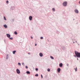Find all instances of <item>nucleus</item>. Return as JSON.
<instances>
[{"mask_svg": "<svg viewBox=\"0 0 80 80\" xmlns=\"http://www.w3.org/2000/svg\"><path fill=\"white\" fill-rule=\"evenodd\" d=\"M75 54L78 57H80V53L77 51H75Z\"/></svg>", "mask_w": 80, "mask_h": 80, "instance_id": "nucleus-1", "label": "nucleus"}, {"mask_svg": "<svg viewBox=\"0 0 80 80\" xmlns=\"http://www.w3.org/2000/svg\"><path fill=\"white\" fill-rule=\"evenodd\" d=\"M63 5L64 6H66L67 5V2H65L63 3Z\"/></svg>", "mask_w": 80, "mask_h": 80, "instance_id": "nucleus-2", "label": "nucleus"}, {"mask_svg": "<svg viewBox=\"0 0 80 80\" xmlns=\"http://www.w3.org/2000/svg\"><path fill=\"white\" fill-rule=\"evenodd\" d=\"M7 37H8V38H10V37H11L10 35L9 34H8V33H7Z\"/></svg>", "mask_w": 80, "mask_h": 80, "instance_id": "nucleus-3", "label": "nucleus"}, {"mask_svg": "<svg viewBox=\"0 0 80 80\" xmlns=\"http://www.w3.org/2000/svg\"><path fill=\"white\" fill-rule=\"evenodd\" d=\"M32 16H30L29 17V19L30 20H32Z\"/></svg>", "mask_w": 80, "mask_h": 80, "instance_id": "nucleus-4", "label": "nucleus"}, {"mask_svg": "<svg viewBox=\"0 0 80 80\" xmlns=\"http://www.w3.org/2000/svg\"><path fill=\"white\" fill-rule=\"evenodd\" d=\"M17 72L18 73H20V71L18 69H17Z\"/></svg>", "mask_w": 80, "mask_h": 80, "instance_id": "nucleus-5", "label": "nucleus"}, {"mask_svg": "<svg viewBox=\"0 0 80 80\" xmlns=\"http://www.w3.org/2000/svg\"><path fill=\"white\" fill-rule=\"evenodd\" d=\"M74 12L77 13H78V10H75Z\"/></svg>", "mask_w": 80, "mask_h": 80, "instance_id": "nucleus-6", "label": "nucleus"}, {"mask_svg": "<svg viewBox=\"0 0 80 80\" xmlns=\"http://www.w3.org/2000/svg\"><path fill=\"white\" fill-rule=\"evenodd\" d=\"M60 70H61V69L60 68H58V72H60Z\"/></svg>", "mask_w": 80, "mask_h": 80, "instance_id": "nucleus-7", "label": "nucleus"}, {"mask_svg": "<svg viewBox=\"0 0 80 80\" xmlns=\"http://www.w3.org/2000/svg\"><path fill=\"white\" fill-rule=\"evenodd\" d=\"M39 55L41 57H42V55H43V54L42 53H39Z\"/></svg>", "mask_w": 80, "mask_h": 80, "instance_id": "nucleus-8", "label": "nucleus"}, {"mask_svg": "<svg viewBox=\"0 0 80 80\" xmlns=\"http://www.w3.org/2000/svg\"><path fill=\"white\" fill-rule=\"evenodd\" d=\"M62 65H63L62 63H60L59 64L60 67H62Z\"/></svg>", "mask_w": 80, "mask_h": 80, "instance_id": "nucleus-9", "label": "nucleus"}, {"mask_svg": "<svg viewBox=\"0 0 80 80\" xmlns=\"http://www.w3.org/2000/svg\"><path fill=\"white\" fill-rule=\"evenodd\" d=\"M15 52H16V50H14V51H13L12 52V53L14 54L15 53Z\"/></svg>", "mask_w": 80, "mask_h": 80, "instance_id": "nucleus-10", "label": "nucleus"}, {"mask_svg": "<svg viewBox=\"0 0 80 80\" xmlns=\"http://www.w3.org/2000/svg\"><path fill=\"white\" fill-rule=\"evenodd\" d=\"M4 27H5V28H7V26L6 25H4Z\"/></svg>", "mask_w": 80, "mask_h": 80, "instance_id": "nucleus-11", "label": "nucleus"}, {"mask_svg": "<svg viewBox=\"0 0 80 80\" xmlns=\"http://www.w3.org/2000/svg\"><path fill=\"white\" fill-rule=\"evenodd\" d=\"M27 73L30 74V72L29 71H27Z\"/></svg>", "mask_w": 80, "mask_h": 80, "instance_id": "nucleus-12", "label": "nucleus"}, {"mask_svg": "<svg viewBox=\"0 0 80 80\" xmlns=\"http://www.w3.org/2000/svg\"><path fill=\"white\" fill-rule=\"evenodd\" d=\"M14 33L15 34H16V35H17V32L16 31L14 32Z\"/></svg>", "mask_w": 80, "mask_h": 80, "instance_id": "nucleus-13", "label": "nucleus"}, {"mask_svg": "<svg viewBox=\"0 0 80 80\" xmlns=\"http://www.w3.org/2000/svg\"><path fill=\"white\" fill-rule=\"evenodd\" d=\"M50 57L51 58H52V59H54V58L53 57H52V56H51Z\"/></svg>", "mask_w": 80, "mask_h": 80, "instance_id": "nucleus-14", "label": "nucleus"}, {"mask_svg": "<svg viewBox=\"0 0 80 80\" xmlns=\"http://www.w3.org/2000/svg\"><path fill=\"white\" fill-rule=\"evenodd\" d=\"M4 20H6V19L5 17H4Z\"/></svg>", "mask_w": 80, "mask_h": 80, "instance_id": "nucleus-15", "label": "nucleus"}, {"mask_svg": "<svg viewBox=\"0 0 80 80\" xmlns=\"http://www.w3.org/2000/svg\"><path fill=\"white\" fill-rule=\"evenodd\" d=\"M18 65H21V64L19 62L18 63Z\"/></svg>", "mask_w": 80, "mask_h": 80, "instance_id": "nucleus-16", "label": "nucleus"}, {"mask_svg": "<svg viewBox=\"0 0 80 80\" xmlns=\"http://www.w3.org/2000/svg\"><path fill=\"white\" fill-rule=\"evenodd\" d=\"M9 39L12 40L13 39V37H11V38H9Z\"/></svg>", "mask_w": 80, "mask_h": 80, "instance_id": "nucleus-17", "label": "nucleus"}, {"mask_svg": "<svg viewBox=\"0 0 80 80\" xmlns=\"http://www.w3.org/2000/svg\"><path fill=\"white\" fill-rule=\"evenodd\" d=\"M50 68H48V71H50Z\"/></svg>", "mask_w": 80, "mask_h": 80, "instance_id": "nucleus-18", "label": "nucleus"}, {"mask_svg": "<svg viewBox=\"0 0 80 80\" xmlns=\"http://www.w3.org/2000/svg\"><path fill=\"white\" fill-rule=\"evenodd\" d=\"M35 76H36V77H38V74H35Z\"/></svg>", "mask_w": 80, "mask_h": 80, "instance_id": "nucleus-19", "label": "nucleus"}, {"mask_svg": "<svg viewBox=\"0 0 80 80\" xmlns=\"http://www.w3.org/2000/svg\"><path fill=\"white\" fill-rule=\"evenodd\" d=\"M75 70V71H77V67H76V68H74Z\"/></svg>", "mask_w": 80, "mask_h": 80, "instance_id": "nucleus-20", "label": "nucleus"}, {"mask_svg": "<svg viewBox=\"0 0 80 80\" xmlns=\"http://www.w3.org/2000/svg\"><path fill=\"white\" fill-rule=\"evenodd\" d=\"M52 10L53 11H55V8H53L52 9Z\"/></svg>", "mask_w": 80, "mask_h": 80, "instance_id": "nucleus-21", "label": "nucleus"}, {"mask_svg": "<svg viewBox=\"0 0 80 80\" xmlns=\"http://www.w3.org/2000/svg\"><path fill=\"white\" fill-rule=\"evenodd\" d=\"M6 3H8V0H7V1H6Z\"/></svg>", "mask_w": 80, "mask_h": 80, "instance_id": "nucleus-22", "label": "nucleus"}, {"mask_svg": "<svg viewBox=\"0 0 80 80\" xmlns=\"http://www.w3.org/2000/svg\"><path fill=\"white\" fill-rule=\"evenodd\" d=\"M36 70H37V71L38 70V68H36Z\"/></svg>", "mask_w": 80, "mask_h": 80, "instance_id": "nucleus-23", "label": "nucleus"}, {"mask_svg": "<svg viewBox=\"0 0 80 80\" xmlns=\"http://www.w3.org/2000/svg\"><path fill=\"white\" fill-rule=\"evenodd\" d=\"M43 37H41V39H43Z\"/></svg>", "mask_w": 80, "mask_h": 80, "instance_id": "nucleus-24", "label": "nucleus"}, {"mask_svg": "<svg viewBox=\"0 0 80 80\" xmlns=\"http://www.w3.org/2000/svg\"><path fill=\"white\" fill-rule=\"evenodd\" d=\"M41 76L42 78H43V76H42V75H41Z\"/></svg>", "mask_w": 80, "mask_h": 80, "instance_id": "nucleus-25", "label": "nucleus"}, {"mask_svg": "<svg viewBox=\"0 0 80 80\" xmlns=\"http://www.w3.org/2000/svg\"><path fill=\"white\" fill-rule=\"evenodd\" d=\"M26 68H28V67H27V66H26Z\"/></svg>", "mask_w": 80, "mask_h": 80, "instance_id": "nucleus-26", "label": "nucleus"}, {"mask_svg": "<svg viewBox=\"0 0 80 80\" xmlns=\"http://www.w3.org/2000/svg\"><path fill=\"white\" fill-rule=\"evenodd\" d=\"M22 65H24V63H22Z\"/></svg>", "mask_w": 80, "mask_h": 80, "instance_id": "nucleus-27", "label": "nucleus"}, {"mask_svg": "<svg viewBox=\"0 0 80 80\" xmlns=\"http://www.w3.org/2000/svg\"><path fill=\"white\" fill-rule=\"evenodd\" d=\"M67 65L68 66L69 65V64H67Z\"/></svg>", "mask_w": 80, "mask_h": 80, "instance_id": "nucleus-28", "label": "nucleus"}, {"mask_svg": "<svg viewBox=\"0 0 80 80\" xmlns=\"http://www.w3.org/2000/svg\"><path fill=\"white\" fill-rule=\"evenodd\" d=\"M31 38H33V37H31Z\"/></svg>", "mask_w": 80, "mask_h": 80, "instance_id": "nucleus-29", "label": "nucleus"}, {"mask_svg": "<svg viewBox=\"0 0 80 80\" xmlns=\"http://www.w3.org/2000/svg\"><path fill=\"white\" fill-rule=\"evenodd\" d=\"M35 46L37 45V44H35Z\"/></svg>", "mask_w": 80, "mask_h": 80, "instance_id": "nucleus-30", "label": "nucleus"}, {"mask_svg": "<svg viewBox=\"0 0 80 80\" xmlns=\"http://www.w3.org/2000/svg\"><path fill=\"white\" fill-rule=\"evenodd\" d=\"M79 3L80 4V1L79 2Z\"/></svg>", "mask_w": 80, "mask_h": 80, "instance_id": "nucleus-31", "label": "nucleus"}, {"mask_svg": "<svg viewBox=\"0 0 80 80\" xmlns=\"http://www.w3.org/2000/svg\"><path fill=\"white\" fill-rule=\"evenodd\" d=\"M28 54H30V53H28Z\"/></svg>", "mask_w": 80, "mask_h": 80, "instance_id": "nucleus-32", "label": "nucleus"}, {"mask_svg": "<svg viewBox=\"0 0 80 80\" xmlns=\"http://www.w3.org/2000/svg\"><path fill=\"white\" fill-rule=\"evenodd\" d=\"M77 60H78V58H77Z\"/></svg>", "mask_w": 80, "mask_h": 80, "instance_id": "nucleus-33", "label": "nucleus"}]
</instances>
